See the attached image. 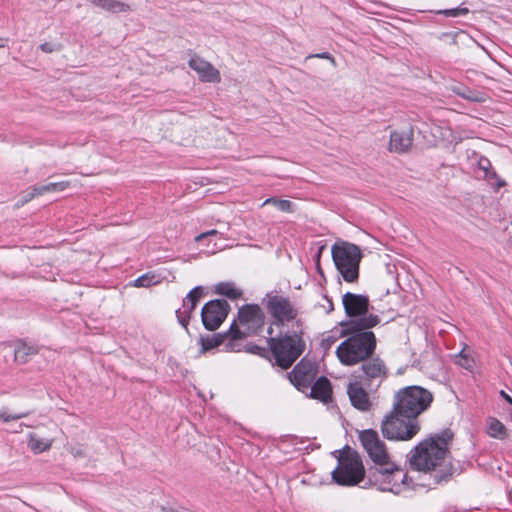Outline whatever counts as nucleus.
<instances>
[{
    "mask_svg": "<svg viewBox=\"0 0 512 512\" xmlns=\"http://www.w3.org/2000/svg\"><path fill=\"white\" fill-rule=\"evenodd\" d=\"M452 437V433L446 430L421 441L410 452L411 468L429 473L436 484L446 482L453 473V466L447 459Z\"/></svg>",
    "mask_w": 512,
    "mask_h": 512,
    "instance_id": "obj_1",
    "label": "nucleus"
},
{
    "mask_svg": "<svg viewBox=\"0 0 512 512\" xmlns=\"http://www.w3.org/2000/svg\"><path fill=\"white\" fill-rule=\"evenodd\" d=\"M379 323V316L370 314L347 324L349 335L336 349V356L341 364L355 366L374 355L377 341L370 329Z\"/></svg>",
    "mask_w": 512,
    "mask_h": 512,
    "instance_id": "obj_2",
    "label": "nucleus"
},
{
    "mask_svg": "<svg viewBox=\"0 0 512 512\" xmlns=\"http://www.w3.org/2000/svg\"><path fill=\"white\" fill-rule=\"evenodd\" d=\"M265 316L257 304H246L238 311V320L229 328L231 341L225 344L227 351H238L236 340L258 334L264 326Z\"/></svg>",
    "mask_w": 512,
    "mask_h": 512,
    "instance_id": "obj_3",
    "label": "nucleus"
},
{
    "mask_svg": "<svg viewBox=\"0 0 512 512\" xmlns=\"http://www.w3.org/2000/svg\"><path fill=\"white\" fill-rule=\"evenodd\" d=\"M331 255L341 278L347 283H356L363 258L360 247L347 241H337L331 247Z\"/></svg>",
    "mask_w": 512,
    "mask_h": 512,
    "instance_id": "obj_4",
    "label": "nucleus"
},
{
    "mask_svg": "<svg viewBox=\"0 0 512 512\" xmlns=\"http://www.w3.org/2000/svg\"><path fill=\"white\" fill-rule=\"evenodd\" d=\"M433 401V395L420 386H408L400 389L394 397L393 405L397 411L404 413L405 418L417 420Z\"/></svg>",
    "mask_w": 512,
    "mask_h": 512,
    "instance_id": "obj_5",
    "label": "nucleus"
},
{
    "mask_svg": "<svg viewBox=\"0 0 512 512\" xmlns=\"http://www.w3.org/2000/svg\"><path fill=\"white\" fill-rule=\"evenodd\" d=\"M381 432L384 438L393 441H409L420 431L418 420L405 418L404 413L392 406L390 413L381 421Z\"/></svg>",
    "mask_w": 512,
    "mask_h": 512,
    "instance_id": "obj_6",
    "label": "nucleus"
},
{
    "mask_svg": "<svg viewBox=\"0 0 512 512\" xmlns=\"http://www.w3.org/2000/svg\"><path fill=\"white\" fill-rule=\"evenodd\" d=\"M301 334L302 331H294L291 335L286 334L279 338H269V347L279 367L289 368L304 352L305 342L302 340Z\"/></svg>",
    "mask_w": 512,
    "mask_h": 512,
    "instance_id": "obj_7",
    "label": "nucleus"
},
{
    "mask_svg": "<svg viewBox=\"0 0 512 512\" xmlns=\"http://www.w3.org/2000/svg\"><path fill=\"white\" fill-rule=\"evenodd\" d=\"M365 467L360 454L347 448L338 459V466L332 472L333 480L342 486L358 485L365 477Z\"/></svg>",
    "mask_w": 512,
    "mask_h": 512,
    "instance_id": "obj_8",
    "label": "nucleus"
},
{
    "mask_svg": "<svg viewBox=\"0 0 512 512\" xmlns=\"http://www.w3.org/2000/svg\"><path fill=\"white\" fill-rule=\"evenodd\" d=\"M316 362L303 358L289 373L291 383L307 397L320 400V378Z\"/></svg>",
    "mask_w": 512,
    "mask_h": 512,
    "instance_id": "obj_9",
    "label": "nucleus"
},
{
    "mask_svg": "<svg viewBox=\"0 0 512 512\" xmlns=\"http://www.w3.org/2000/svg\"><path fill=\"white\" fill-rule=\"evenodd\" d=\"M375 483L379 490L399 494L407 485V473L395 464L393 460L377 468L373 473Z\"/></svg>",
    "mask_w": 512,
    "mask_h": 512,
    "instance_id": "obj_10",
    "label": "nucleus"
},
{
    "mask_svg": "<svg viewBox=\"0 0 512 512\" xmlns=\"http://www.w3.org/2000/svg\"><path fill=\"white\" fill-rule=\"evenodd\" d=\"M360 444L368 458L375 466L380 467L389 464L392 460L390 452L384 440L374 429H365L358 433Z\"/></svg>",
    "mask_w": 512,
    "mask_h": 512,
    "instance_id": "obj_11",
    "label": "nucleus"
},
{
    "mask_svg": "<svg viewBox=\"0 0 512 512\" xmlns=\"http://www.w3.org/2000/svg\"><path fill=\"white\" fill-rule=\"evenodd\" d=\"M264 302L275 324H284L297 318L298 309L295 304L284 295L277 292L267 293Z\"/></svg>",
    "mask_w": 512,
    "mask_h": 512,
    "instance_id": "obj_12",
    "label": "nucleus"
},
{
    "mask_svg": "<svg viewBox=\"0 0 512 512\" xmlns=\"http://www.w3.org/2000/svg\"><path fill=\"white\" fill-rule=\"evenodd\" d=\"M229 304L226 300L215 299L207 302L201 310V319L207 330H216L226 319L229 312Z\"/></svg>",
    "mask_w": 512,
    "mask_h": 512,
    "instance_id": "obj_13",
    "label": "nucleus"
},
{
    "mask_svg": "<svg viewBox=\"0 0 512 512\" xmlns=\"http://www.w3.org/2000/svg\"><path fill=\"white\" fill-rule=\"evenodd\" d=\"M361 363L360 371L362 375L356 377L361 380L367 387L377 382V386L387 377L388 368L385 362L379 357H370Z\"/></svg>",
    "mask_w": 512,
    "mask_h": 512,
    "instance_id": "obj_14",
    "label": "nucleus"
},
{
    "mask_svg": "<svg viewBox=\"0 0 512 512\" xmlns=\"http://www.w3.org/2000/svg\"><path fill=\"white\" fill-rule=\"evenodd\" d=\"M342 304L347 316L362 319L369 316L370 301L368 296L347 292L342 296Z\"/></svg>",
    "mask_w": 512,
    "mask_h": 512,
    "instance_id": "obj_15",
    "label": "nucleus"
},
{
    "mask_svg": "<svg viewBox=\"0 0 512 512\" xmlns=\"http://www.w3.org/2000/svg\"><path fill=\"white\" fill-rule=\"evenodd\" d=\"M364 386H366L365 383L357 378H354L350 380L347 385V394L351 405L355 409L361 412H369L373 407V403L370 399L369 393L364 388Z\"/></svg>",
    "mask_w": 512,
    "mask_h": 512,
    "instance_id": "obj_16",
    "label": "nucleus"
},
{
    "mask_svg": "<svg viewBox=\"0 0 512 512\" xmlns=\"http://www.w3.org/2000/svg\"><path fill=\"white\" fill-rule=\"evenodd\" d=\"M188 65L203 82L219 83L221 81L220 72L210 62L198 56L192 57Z\"/></svg>",
    "mask_w": 512,
    "mask_h": 512,
    "instance_id": "obj_17",
    "label": "nucleus"
},
{
    "mask_svg": "<svg viewBox=\"0 0 512 512\" xmlns=\"http://www.w3.org/2000/svg\"><path fill=\"white\" fill-rule=\"evenodd\" d=\"M430 134L432 138L427 140L430 145H438L440 143L458 144L465 137H468L467 135L463 136L458 132L453 131L448 126L437 124H433L430 127Z\"/></svg>",
    "mask_w": 512,
    "mask_h": 512,
    "instance_id": "obj_18",
    "label": "nucleus"
},
{
    "mask_svg": "<svg viewBox=\"0 0 512 512\" xmlns=\"http://www.w3.org/2000/svg\"><path fill=\"white\" fill-rule=\"evenodd\" d=\"M413 144V129L394 130L390 133L388 150L394 153H405Z\"/></svg>",
    "mask_w": 512,
    "mask_h": 512,
    "instance_id": "obj_19",
    "label": "nucleus"
},
{
    "mask_svg": "<svg viewBox=\"0 0 512 512\" xmlns=\"http://www.w3.org/2000/svg\"><path fill=\"white\" fill-rule=\"evenodd\" d=\"M449 90L456 95L471 102L481 103L486 101V94L480 91L472 90L463 84H453Z\"/></svg>",
    "mask_w": 512,
    "mask_h": 512,
    "instance_id": "obj_20",
    "label": "nucleus"
},
{
    "mask_svg": "<svg viewBox=\"0 0 512 512\" xmlns=\"http://www.w3.org/2000/svg\"><path fill=\"white\" fill-rule=\"evenodd\" d=\"M91 4L110 13H127L132 11L131 5L120 0H90Z\"/></svg>",
    "mask_w": 512,
    "mask_h": 512,
    "instance_id": "obj_21",
    "label": "nucleus"
},
{
    "mask_svg": "<svg viewBox=\"0 0 512 512\" xmlns=\"http://www.w3.org/2000/svg\"><path fill=\"white\" fill-rule=\"evenodd\" d=\"M53 442V439L42 437L37 433L28 434L27 445L29 449L35 454H40L45 451H48L52 447Z\"/></svg>",
    "mask_w": 512,
    "mask_h": 512,
    "instance_id": "obj_22",
    "label": "nucleus"
},
{
    "mask_svg": "<svg viewBox=\"0 0 512 512\" xmlns=\"http://www.w3.org/2000/svg\"><path fill=\"white\" fill-rule=\"evenodd\" d=\"M227 339H229V341L227 342L229 343L231 341L229 330L225 333H217L212 336L201 337V353H204L206 351H209L213 348H216L224 344Z\"/></svg>",
    "mask_w": 512,
    "mask_h": 512,
    "instance_id": "obj_23",
    "label": "nucleus"
},
{
    "mask_svg": "<svg viewBox=\"0 0 512 512\" xmlns=\"http://www.w3.org/2000/svg\"><path fill=\"white\" fill-rule=\"evenodd\" d=\"M70 183L68 181H61V182H50L47 184H40V185H34V191L36 192L37 196H42L46 193H55V192H61L64 191L66 188H68Z\"/></svg>",
    "mask_w": 512,
    "mask_h": 512,
    "instance_id": "obj_24",
    "label": "nucleus"
},
{
    "mask_svg": "<svg viewBox=\"0 0 512 512\" xmlns=\"http://www.w3.org/2000/svg\"><path fill=\"white\" fill-rule=\"evenodd\" d=\"M37 353V348L26 343H19L14 351V358L19 363H26L30 356Z\"/></svg>",
    "mask_w": 512,
    "mask_h": 512,
    "instance_id": "obj_25",
    "label": "nucleus"
},
{
    "mask_svg": "<svg viewBox=\"0 0 512 512\" xmlns=\"http://www.w3.org/2000/svg\"><path fill=\"white\" fill-rule=\"evenodd\" d=\"M216 292L233 300L238 299L242 295V291L230 282L218 283L216 285Z\"/></svg>",
    "mask_w": 512,
    "mask_h": 512,
    "instance_id": "obj_26",
    "label": "nucleus"
},
{
    "mask_svg": "<svg viewBox=\"0 0 512 512\" xmlns=\"http://www.w3.org/2000/svg\"><path fill=\"white\" fill-rule=\"evenodd\" d=\"M203 296V289L200 286L194 287L190 292L187 294L185 299L183 300V307L189 309L190 311H194V309L197 306L198 301Z\"/></svg>",
    "mask_w": 512,
    "mask_h": 512,
    "instance_id": "obj_27",
    "label": "nucleus"
},
{
    "mask_svg": "<svg viewBox=\"0 0 512 512\" xmlns=\"http://www.w3.org/2000/svg\"><path fill=\"white\" fill-rule=\"evenodd\" d=\"M488 434L493 438L504 439L506 437V428L499 420L490 418L488 422Z\"/></svg>",
    "mask_w": 512,
    "mask_h": 512,
    "instance_id": "obj_28",
    "label": "nucleus"
},
{
    "mask_svg": "<svg viewBox=\"0 0 512 512\" xmlns=\"http://www.w3.org/2000/svg\"><path fill=\"white\" fill-rule=\"evenodd\" d=\"M456 363L466 370H472L475 366V360L472 355L466 351V347H464L459 354L455 356Z\"/></svg>",
    "mask_w": 512,
    "mask_h": 512,
    "instance_id": "obj_29",
    "label": "nucleus"
},
{
    "mask_svg": "<svg viewBox=\"0 0 512 512\" xmlns=\"http://www.w3.org/2000/svg\"><path fill=\"white\" fill-rule=\"evenodd\" d=\"M272 204L278 210L283 212H291L293 209V203L289 200L276 199V198H268L264 201L263 205Z\"/></svg>",
    "mask_w": 512,
    "mask_h": 512,
    "instance_id": "obj_30",
    "label": "nucleus"
},
{
    "mask_svg": "<svg viewBox=\"0 0 512 512\" xmlns=\"http://www.w3.org/2000/svg\"><path fill=\"white\" fill-rule=\"evenodd\" d=\"M156 283H158V280L156 279L155 274L146 273V274L139 276L137 279H135L133 282V286L134 287H150L151 285H154Z\"/></svg>",
    "mask_w": 512,
    "mask_h": 512,
    "instance_id": "obj_31",
    "label": "nucleus"
},
{
    "mask_svg": "<svg viewBox=\"0 0 512 512\" xmlns=\"http://www.w3.org/2000/svg\"><path fill=\"white\" fill-rule=\"evenodd\" d=\"M28 415H29V412L10 413L7 408H2L0 410V419L3 422H9L12 420L22 419L24 417H27Z\"/></svg>",
    "mask_w": 512,
    "mask_h": 512,
    "instance_id": "obj_32",
    "label": "nucleus"
},
{
    "mask_svg": "<svg viewBox=\"0 0 512 512\" xmlns=\"http://www.w3.org/2000/svg\"><path fill=\"white\" fill-rule=\"evenodd\" d=\"M332 392L330 381L322 376V404H327L332 401Z\"/></svg>",
    "mask_w": 512,
    "mask_h": 512,
    "instance_id": "obj_33",
    "label": "nucleus"
},
{
    "mask_svg": "<svg viewBox=\"0 0 512 512\" xmlns=\"http://www.w3.org/2000/svg\"><path fill=\"white\" fill-rule=\"evenodd\" d=\"M192 311L182 306V308H179L176 310V316L179 321V323L185 328L186 331H188V323L190 320Z\"/></svg>",
    "mask_w": 512,
    "mask_h": 512,
    "instance_id": "obj_34",
    "label": "nucleus"
},
{
    "mask_svg": "<svg viewBox=\"0 0 512 512\" xmlns=\"http://www.w3.org/2000/svg\"><path fill=\"white\" fill-rule=\"evenodd\" d=\"M35 197H38L36 192L34 191V188L33 186L30 187L26 192L25 194L23 195L22 199L19 200V202L16 204L17 207H20V206H23L24 204H26L27 202L31 201L32 199H34Z\"/></svg>",
    "mask_w": 512,
    "mask_h": 512,
    "instance_id": "obj_35",
    "label": "nucleus"
},
{
    "mask_svg": "<svg viewBox=\"0 0 512 512\" xmlns=\"http://www.w3.org/2000/svg\"><path fill=\"white\" fill-rule=\"evenodd\" d=\"M70 453L74 456V458H84L87 455L86 448L80 444L71 446Z\"/></svg>",
    "mask_w": 512,
    "mask_h": 512,
    "instance_id": "obj_36",
    "label": "nucleus"
},
{
    "mask_svg": "<svg viewBox=\"0 0 512 512\" xmlns=\"http://www.w3.org/2000/svg\"><path fill=\"white\" fill-rule=\"evenodd\" d=\"M444 13L447 16L456 17V16H459V15L467 14L468 13V9L467 8H455V9L445 10Z\"/></svg>",
    "mask_w": 512,
    "mask_h": 512,
    "instance_id": "obj_37",
    "label": "nucleus"
},
{
    "mask_svg": "<svg viewBox=\"0 0 512 512\" xmlns=\"http://www.w3.org/2000/svg\"><path fill=\"white\" fill-rule=\"evenodd\" d=\"M217 234H221V233L218 230H216V229H212V230L203 232V233L199 234L198 236H196L195 237V241L196 242H200V241H202L204 238H206L208 236H214V235H217Z\"/></svg>",
    "mask_w": 512,
    "mask_h": 512,
    "instance_id": "obj_38",
    "label": "nucleus"
},
{
    "mask_svg": "<svg viewBox=\"0 0 512 512\" xmlns=\"http://www.w3.org/2000/svg\"><path fill=\"white\" fill-rule=\"evenodd\" d=\"M40 49L45 53H51L58 50V47L56 44L45 42L40 45Z\"/></svg>",
    "mask_w": 512,
    "mask_h": 512,
    "instance_id": "obj_39",
    "label": "nucleus"
},
{
    "mask_svg": "<svg viewBox=\"0 0 512 512\" xmlns=\"http://www.w3.org/2000/svg\"><path fill=\"white\" fill-rule=\"evenodd\" d=\"M314 262H315V268L318 272H320V247L317 249V251L314 254Z\"/></svg>",
    "mask_w": 512,
    "mask_h": 512,
    "instance_id": "obj_40",
    "label": "nucleus"
},
{
    "mask_svg": "<svg viewBox=\"0 0 512 512\" xmlns=\"http://www.w3.org/2000/svg\"><path fill=\"white\" fill-rule=\"evenodd\" d=\"M321 57H322V59H326V60H328L332 66H334V65H335V60H334V58H333V57H331L328 53H322V54H321Z\"/></svg>",
    "mask_w": 512,
    "mask_h": 512,
    "instance_id": "obj_41",
    "label": "nucleus"
},
{
    "mask_svg": "<svg viewBox=\"0 0 512 512\" xmlns=\"http://www.w3.org/2000/svg\"><path fill=\"white\" fill-rule=\"evenodd\" d=\"M260 350H261V348L258 346H252V347L248 348V351L251 353H259Z\"/></svg>",
    "mask_w": 512,
    "mask_h": 512,
    "instance_id": "obj_42",
    "label": "nucleus"
},
{
    "mask_svg": "<svg viewBox=\"0 0 512 512\" xmlns=\"http://www.w3.org/2000/svg\"><path fill=\"white\" fill-rule=\"evenodd\" d=\"M501 395L505 398V400L512 405V398L506 394L504 391H501Z\"/></svg>",
    "mask_w": 512,
    "mask_h": 512,
    "instance_id": "obj_43",
    "label": "nucleus"
},
{
    "mask_svg": "<svg viewBox=\"0 0 512 512\" xmlns=\"http://www.w3.org/2000/svg\"><path fill=\"white\" fill-rule=\"evenodd\" d=\"M484 162H485V163H487L488 165H490V163H489V161H488L487 159H485V160H484ZM480 165H481V167H482L483 169H485V170H486V164H484V163H483V160H482V161H480Z\"/></svg>",
    "mask_w": 512,
    "mask_h": 512,
    "instance_id": "obj_44",
    "label": "nucleus"
},
{
    "mask_svg": "<svg viewBox=\"0 0 512 512\" xmlns=\"http://www.w3.org/2000/svg\"><path fill=\"white\" fill-rule=\"evenodd\" d=\"M268 334H269V335H271V334H272V328H271V327L268 329Z\"/></svg>",
    "mask_w": 512,
    "mask_h": 512,
    "instance_id": "obj_45",
    "label": "nucleus"
},
{
    "mask_svg": "<svg viewBox=\"0 0 512 512\" xmlns=\"http://www.w3.org/2000/svg\"><path fill=\"white\" fill-rule=\"evenodd\" d=\"M502 185H504V182H499L498 183V186H502Z\"/></svg>",
    "mask_w": 512,
    "mask_h": 512,
    "instance_id": "obj_46",
    "label": "nucleus"
}]
</instances>
